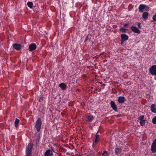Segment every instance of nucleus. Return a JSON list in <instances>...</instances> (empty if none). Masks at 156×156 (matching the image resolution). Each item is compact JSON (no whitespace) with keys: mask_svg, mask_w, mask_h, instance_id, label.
<instances>
[{"mask_svg":"<svg viewBox=\"0 0 156 156\" xmlns=\"http://www.w3.org/2000/svg\"><path fill=\"white\" fill-rule=\"evenodd\" d=\"M125 98L124 96H119L118 98V101L120 103H123L125 101Z\"/></svg>","mask_w":156,"mask_h":156,"instance_id":"nucleus-14","label":"nucleus"},{"mask_svg":"<svg viewBox=\"0 0 156 156\" xmlns=\"http://www.w3.org/2000/svg\"><path fill=\"white\" fill-rule=\"evenodd\" d=\"M121 44H122L124 42L127 41L128 39V36L125 34H122L121 35Z\"/></svg>","mask_w":156,"mask_h":156,"instance_id":"nucleus-6","label":"nucleus"},{"mask_svg":"<svg viewBox=\"0 0 156 156\" xmlns=\"http://www.w3.org/2000/svg\"><path fill=\"white\" fill-rule=\"evenodd\" d=\"M88 40V37H87L84 41L85 42L87 41Z\"/></svg>","mask_w":156,"mask_h":156,"instance_id":"nucleus-27","label":"nucleus"},{"mask_svg":"<svg viewBox=\"0 0 156 156\" xmlns=\"http://www.w3.org/2000/svg\"><path fill=\"white\" fill-rule=\"evenodd\" d=\"M152 122L153 124H156V116H155L152 120Z\"/></svg>","mask_w":156,"mask_h":156,"instance_id":"nucleus-24","label":"nucleus"},{"mask_svg":"<svg viewBox=\"0 0 156 156\" xmlns=\"http://www.w3.org/2000/svg\"><path fill=\"white\" fill-rule=\"evenodd\" d=\"M131 29L133 31L137 34H140V30L136 27L134 26H132Z\"/></svg>","mask_w":156,"mask_h":156,"instance_id":"nucleus-12","label":"nucleus"},{"mask_svg":"<svg viewBox=\"0 0 156 156\" xmlns=\"http://www.w3.org/2000/svg\"><path fill=\"white\" fill-rule=\"evenodd\" d=\"M40 101H41L40 99Z\"/></svg>","mask_w":156,"mask_h":156,"instance_id":"nucleus-30","label":"nucleus"},{"mask_svg":"<svg viewBox=\"0 0 156 156\" xmlns=\"http://www.w3.org/2000/svg\"><path fill=\"white\" fill-rule=\"evenodd\" d=\"M140 23H138V27L139 28H140Z\"/></svg>","mask_w":156,"mask_h":156,"instance_id":"nucleus-26","label":"nucleus"},{"mask_svg":"<svg viewBox=\"0 0 156 156\" xmlns=\"http://www.w3.org/2000/svg\"><path fill=\"white\" fill-rule=\"evenodd\" d=\"M110 104L111 106L113 109L116 112L117 110V108L115 102L114 101H112L111 102Z\"/></svg>","mask_w":156,"mask_h":156,"instance_id":"nucleus-11","label":"nucleus"},{"mask_svg":"<svg viewBox=\"0 0 156 156\" xmlns=\"http://www.w3.org/2000/svg\"><path fill=\"white\" fill-rule=\"evenodd\" d=\"M93 116L91 115H87L86 117V120L87 121L91 122L94 119Z\"/></svg>","mask_w":156,"mask_h":156,"instance_id":"nucleus-13","label":"nucleus"},{"mask_svg":"<svg viewBox=\"0 0 156 156\" xmlns=\"http://www.w3.org/2000/svg\"><path fill=\"white\" fill-rule=\"evenodd\" d=\"M27 5L30 8H32L33 6V3L31 2H28L27 3Z\"/></svg>","mask_w":156,"mask_h":156,"instance_id":"nucleus-21","label":"nucleus"},{"mask_svg":"<svg viewBox=\"0 0 156 156\" xmlns=\"http://www.w3.org/2000/svg\"><path fill=\"white\" fill-rule=\"evenodd\" d=\"M151 150L152 153L156 152V139H155L151 146Z\"/></svg>","mask_w":156,"mask_h":156,"instance_id":"nucleus-7","label":"nucleus"},{"mask_svg":"<svg viewBox=\"0 0 156 156\" xmlns=\"http://www.w3.org/2000/svg\"><path fill=\"white\" fill-rule=\"evenodd\" d=\"M149 13L147 12H144L143 13L142 17L144 20H146L147 19Z\"/></svg>","mask_w":156,"mask_h":156,"instance_id":"nucleus-15","label":"nucleus"},{"mask_svg":"<svg viewBox=\"0 0 156 156\" xmlns=\"http://www.w3.org/2000/svg\"><path fill=\"white\" fill-rule=\"evenodd\" d=\"M37 141H39V138H38V139H37Z\"/></svg>","mask_w":156,"mask_h":156,"instance_id":"nucleus-29","label":"nucleus"},{"mask_svg":"<svg viewBox=\"0 0 156 156\" xmlns=\"http://www.w3.org/2000/svg\"><path fill=\"white\" fill-rule=\"evenodd\" d=\"M98 133V132H97V133H96L95 135L96 138L95 140V142L96 143L98 142L100 140L99 135L97 134Z\"/></svg>","mask_w":156,"mask_h":156,"instance_id":"nucleus-19","label":"nucleus"},{"mask_svg":"<svg viewBox=\"0 0 156 156\" xmlns=\"http://www.w3.org/2000/svg\"><path fill=\"white\" fill-rule=\"evenodd\" d=\"M33 146V143H30L27 147L26 148V153L27 156H31V152Z\"/></svg>","mask_w":156,"mask_h":156,"instance_id":"nucleus-1","label":"nucleus"},{"mask_svg":"<svg viewBox=\"0 0 156 156\" xmlns=\"http://www.w3.org/2000/svg\"><path fill=\"white\" fill-rule=\"evenodd\" d=\"M13 47L16 50H20L21 49L22 46L20 44H15L12 45Z\"/></svg>","mask_w":156,"mask_h":156,"instance_id":"nucleus-10","label":"nucleus"},{"mask_svg":"<svg viewBox=\"0 0 156 156\" xmlns=\"http://www.w3.org/2000/svg\"><path fill=\"white\" fill-rule=\"evenodd\" d=\"M138 9L139 12H142L144 11H147L148 9V7L146 5L141 4L140 5Z\"/></svg>","mask_w":156,"mask_h":156,"instance_id":"nucleus-3","label":"nucleus"},{"mask_svg":"<svg viewBox=\"0 0 156 156\" xmlns=\"http://www.w3.org/2000/svg\"><path fill=\"white\" fill-rule=\"evenodd\" d=\"M152 19L154 21H156V13L153 16Z\"/></svg>","mask_w":156,"mask_h":156,"instance_id":"nucleus-25","label":"nucleus"},{"mask_svg":"<svg viewBox=\"0 0 156 156\" xmlns=\"http://www.w3.org/2000/svg\"><path fill=\"white\" fill-rule=\"evenodd\" d=\"M155 105L152 104L151 106V110L152 112L156 113V108H155Z\"/></svg>","mask_w":156,"mask_h":156,"instance_id":"nucleus-17","label":"nucleus"},{"mask_svg":"<svg viewBox=\"0 0 156 156\" xmlns=\"http://www.w3.org/2000/svg\"><path fill=\"white\" fill-rule=\"evenodd\" d=\"M121 152V149L119 147H117L115 148V153L116 155L119 154Z\"/></svg>","mask_w":156,"mask_h":156,"instance_id":"nucleus-18","label":"nucleus"},{"mask_svg":"<svg viewBox=\"0 0 156 156\" xmlns=\"http://www.w3.org/2000/svg\"><path fill=\"white\" fill-rule=\"evenodd\" d=\"M20 122V120L16 118L14 122L15 126L16 127H17L19 123Z\"/></svg>","mask_w":156,"mask_h":156,"instance_id":"nucleus-20","label":"nucleus"},{"mask_svg":"<svg viewBox=\"0 0 156 156\" xmlns=\"http://www.w3.org/2000/svg\"><path fill=\"white\" fill-rule=\"evenodd\" d=\"M58 86L62 90H65L66 87V84L65 83H61L59 84Z\"/></svg>","mask_w":156,"mask_h":156,"instance_id":"nucleus-16","label":"nucleus"},{"mask_svg":"<svg viewBox=\"0 0 156 156\" xmlns=\"http://www.w3.org/2000/svg\"><path fill=\"white\" fill-rule=\"evenodd\" d=\"M119 30L122 33H125L126 30V29L123 27H122Z\"/></svg>","mask_w":156,"mask_h":156,"instance_id":"nucleus-23","label":"nucleus"},{"mask_svg":"<svg viewBox=\"0 0 156 156\" xmlns=\"http://www.w3.org/2000/svg\"><path fill=\"white\" fill-rule=\"evenodd\" d=\"M127 25H128V24L127 23H124V26L125 27H126V26H127Z\"/></svg>","mask_w":156,"mask_h":156,"instance_id":"nucleus-28","label":"nucleus"},{"mask_svg":"<svg viewBox=\"0 0 156 156\" xmlns=\"http://www.w3.org/2000/svg\"><path fill=\"white\" fill-rule=\"evenodd\" d=\"M42 122L40 118H38L36 121L35 126V128L36 129L37 132H39L41 128Z\"/></svg>","mask_w":156,"mask_h":156,"instance_id":"nucleus-2","label":"nucleus"},{"mask_svg":"<svg viewBox=\"0 0 156 156\" xmlns=\"http://www.w3.org/2000/svg\"><path fill=\"white\" fill-rule=\"evenodd\" d=\"M52 151L49 149L47 150L45 152L44 154V155L47 156H52L53 155L52 151L54 152V151L53 149H52Z\"/></svg>","mask_w":156,"mask_h":156,"instance_id":"nucleus-9","label":"nucleus"},{"mask_svg":"<svg viewBox=\"0 0 156 156\" xmlns=\"http://www.w3.org/2000/svg\"><path fill=\"white\" fill-rule=\"evenodd\" d=\"M149 71L152 75L156 76V65L152 66L150 68Z\"/></svg>","mask_w":156,"mask_h":156,"instance_id":"nucleus-5","label":"nucleus"},{"mask_svg":"<svg viewBox=\"0 0 156 156\" xmlns=\"http://www.w3.org/2000/svg\"><path fill=\"white\" fill-rule=\"evenodd\" d=\"M138 119L140 121V123L141 126H144L145 124L146 119H144V116L142 115L140 116L138 118Z\"/></svg>","mask_w":156,"mask_h":156,"instance_id":"nucleus-4","label":"nucleus"},{"mask_svg":"<svg viewBox=\"0 0 156 156\" xmlns=\"http://www.w3.org/2000/svg\"><path fill=\"white\" fill-rule=\"evenodd\" d=\"M37 48V46L34 43L31 44L29 46V50L31 51L35 50Z\"/></svg>","mask_w":156,"mask_h":156,"instance_id":"nucleus-8","label":"nucleus"},{"mask_svg":"<svg viewBox=\"0 0 156 156\" xmlns=\"http://www.w3.org/2000/svg\"><path fill=\"white\" fill-rule=\"evenodd\" d=\"M101 154L103 156H108V153L106 151H104L101 153Z\"/></svg>","mask_w":156,"mask_h":156,"instance_id":"nucleus-22","label":"nucleus"}]
</instances>
